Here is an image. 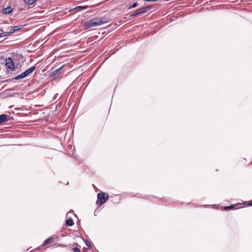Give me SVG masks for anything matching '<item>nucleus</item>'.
Masks as SVG:
<instances>
[{
  "mask_svg": "<svg viewBox=\"0 0 252 252\" xmlns=\"http://www.w3.org/2000/svg\"><path fill=\"white\" fill-rule=\"evenodd\" d=\"M3 34H4V32L0 33V37L4 36V35H3Z\"/></svg>",
  "mask_w": 252,
  "mask_h": 252,
  "instance_id": "aec40b11",
  "label": "nucleus"
},
{
  "mask_svg": "<svg viewBox=\"0 0 252 252\" xmlns=\"http://www.w3.org/2000/svg\"><path fill=\"white\" fill-rule=\"evenodd\" d=\"M5 65L8 69L10 70V71L14 70V64L10 58H8L5 59Z\"/></svg>",
  "mask_w": 252,
  "mask_h": 252,
  "instance_id": "20e7f679",
  "label": "nucleus"
},
{
  "mask_svg": "<svg viewBox=\"0 0 252 252\" xmlns=\"http://www.w3.org/2000/svg\"><path fill=\"white\" fill-rule=\"evenodd\" d=\"M64 65H62L61 67L58 68L57 69L55 70L54 71L52 72L53 74L55 75L57 73L59 72L63 67Z\"/></svg>",
  "mask_w": 252,
  "mask_h": 252,
  "instance_id": "4468645a",
  "label": "nucleus"
},
{
  "mask_svg": "<svg viewBox=\"0 0 252 252\" xmlns=\"http://www.w3.org/2000/svg\"><path fill=\"white\" fill-rule=\"evenodd\" d=\"M22 25L16 26L11 27V28L10 30L11 33V34L15 32L18 31L19 30L21 29L22 28Z\"/></svg>",
  "mask_w": 252,
  "mask_h": 252,
  "instance_id": "39448f33",
  "label": "nucleus"
},
{
  "mask_svg": "<svg viewBox=\"0 0 252 252\" xmlns=\"http://www.w3.org/2000/svg\"><path fill=\"white\" fill-rule=\"evenodd\" d=\"M236 206H238V204H237V205L234 204V205H231L229 206H226V207H224V210H228V209H233L235 208Z\"/></svg>",
  "mask_w": 252,
  "mask_h": 252,
  "instance_id": "f8f14e48",
  "label": "nucleus"
},
{
  "mask_svg": "<svg viewBox=\"0 0 252 252\" xmlns=\"http://www.w3.org/2000/svg\"><path fill=\"white\" fill-rule=\"evenodd\" d=\"M38 0H24V2L28 5H31L35 3Z\"/></svg>",
  "mask_w": 252,
  "mask_h": 252,
  "instance_id": "6e6552de",
  "label": "nucleus"
},
{
  "mask_svg": "<svg viewBox=\"0 0 252 252\" xmlns=\"http://www.w3.org/2000/svg\"><path fill=\"white\" fill-rule=\"evenodd\" d=\"M150 9V7L146 6L138 9L141 14L144 13L148 11Z\"/></svg>",
  "mask_w": 252,
  "mask_h": 252,
  "instance_id": "0eeeda50",
  "label": "nucleus"
},
{
  "mask_svg": "<svg viewBox=\"0 0 252 252\" xmlns=\"http://www.w3.org/2000/svg\"><path fill=\"white\" fill-rule=\"evenodd\" d=\"M36 68L35 66H32L31 67L28 69L26 70L25 71H24L23 73L19 75H17L14 77V79L15 80H19L20 79L24 78L27 76H28L29 75H30L31 73H32Z\"/></svg>",
  "mask_w": 252,
  "mask_h": 252,
  "instance_id": "7ed1b4c3",
  "label": "nucleus"
},
{
  "mask_svg": "<svg viewBox=\"0 0 252 252\" xmlns=\"http://www.w3.org/2000/svg\"><path fill=\"white\" fill-rule=\"evenodd\" d=\"M72 251L73 252H80V250L77 248H73Z\"/></svg>",
  "mask_w": 252,
  "mask_h": 252,
  "instance_id": "f3484780",
  "label": "nucleus"
},
{
  "mask_svg": "<svg viewBox=\"0 0 252 252\" xmlns=\"http://www.w3.org/2000/svg\"><path fill=\"white\" fill-rule=\"evenodd\" d=\"M97 197L96 204L99 206H101L106 201L109 196L107 193L100 192L97 194Z\"/></svg>",
  "mask_w": 252,
  "mask_h": 252,
  "instance_id": "f03ea898",
  "label": "nucleus"
},
{
  "mask_svg": "<svg viewBox=\"0 0 252 252\" xmlns=\"http://www.w3.org/2000/svg\"><path fill=\"white\" fill-rule=\"evenodd\" d=\"M66 224L68 226H72L74 224L73 220L71 218L66 220Z\"/></svg>",
  "mask_w": 252,
  "mask_h": 252,
  "instance_id": "9d476101",
  "label": "nucleus"
},
{
  "mask_svg": "<svg viewBox=\"0 0 252 252\" xmlns=\"http://www.w3.org/2000/svg\"><path fill=\"white\" fill-rule=\"evenodd\" d=\"M7 116L6 114L0 115V124L2 123L3 122H7Z\"/></svg>",
  "mask_w": 252,
  "mask_h": 252,
  "instance_id": "423d86ee",
  "label": "nucleus"
},
{
  "mask_svg": "<svg viewBox=\"0 0 252 252\" xmlns=\"http://www.w3.org/2000/svg\"><path fill=\"white\" fill-rule=\"evenodd\" d=\"M85 242V245L89 248H91L92 247V245L91 244V243L89 241V240H85L84 241Z\"/></svg>",
  "mask_w": 252,
  "mask_h": 252,
  "instance_id": "2eb2a0df",
  "label": "nucleus"
},
{
  "mask_svg": "<svg viewBox=\"0 0 252 252\" xmlns=\"http://www.w3.org/2000/svg\"><path fill=\"white\" fill-rule=\"evenodd\" d=\"M138 5L137 2H134L131 5L129 6L128 9H131L136 7Z\"/></svg>",
  "mask_w": 252,
  "mask_h": 252,
  "instance_id": "dca6fc26",
  "label": "nucleus"
},
{
  "mask_svg": "<svg viewBox=\"0 0 252 252\" xmlns=\"http://www.w3.org/2000/svg\"><path fill=\"white\" fill-rule=\"evenodd\" d=\"M87 7L86 6H84V7H82V6H77L75 8H81V9H85Z\"/></svg>",
  "mask_w": 252,
  "mask_h": 252,
  "instance_id": "6ab92c4d",
  "label": "nucleus"
},
{
  "mask_svg": "<svg viewBox=\"0 0 252 252\" xmlns=\"http://www.w3.org/2000/svg\"><path fill=\"white\" fill-rule=\"evenodd\" d=\"M69 213V212H68L67 214H66V216H68V214Z\"/></svg>",
  "mask_w": 252,
  "mask_h": 252,
  "instance_id": "4be33fe9",
  "label": "nucleus"
},
{
  "mask_svg": "<svg viewBox=\"0 0 252 252\" xmlns=\"http://www.w3.org/2000/svg\"><path fill=\"white\" fill-rule=\"evenodd\" d=\"M11 33L10 32V31H9V32H4V34H3V35L5 36H8V35H10Z\"/></svg>",
  "mask_w": 252,
  "mask_h": 252,
  "instance_id": "a211bd4d",
  "label": "nucleus"
},
{
  "mask_svg": "<svg viewBox=\"0 0 252 252\" xmlns=\"http://www.w3.org/2000/svg\"><path fill=\"white\" fill-rule=\"evenodd\" d=\"M107 22V21L105 19L102 18H95L87 22H84L83 23V26L85 29H89L94 27L102 25Z\"/></svg>",
  "mask_w": 252,
  "mask_h": 252,
  "instance_id": "f257e3e1",
  "label": "nucleus"
},
{
  "mask_svg": "<svg viewBox=\"0 0 252 252\" xmlns=\"http://www.w3.org/2000/svg\"><path fill=\"white\" fill-rule=\"evenodd\" d=\"M249 204L250 206H252V201L250 202Z\"/></svg>",
  "mask_w": 252,
  "mask_h": 252,
  "instance_id": "412c9836",
  "label": "nucleus"
},
{
  "mask_svg": "<svg viewBox=\"0 0 252 252\" xmlns=\"http://www.w3.org/2000/svg\"><path fill=\"white\" fill-rule=\"evenodd\" d=\"M52 238L49 237V238L47 239L46 240H45L42 244L43 246H45L49 243H51L52 241Z\"/></svg>",
  "mask_w": 252,
  "mask_h": 252,
  "instance_id": "9b49d317",
  "label": "nucleus"
},
{
  "mask_svg": "<svg viewBox=\"0 0 252 252\" xmlns=\"http://www.w3.org/2000/svg\"><path fill=\"white\" fill-rule=\"evenodd\" d=\"M12 11V8L11 7H7L3 9V12L5 14H9Z\"/></svg>",
  "mask_w": 252,
  "mask_h": 252,
  "instance_id": "1a4fd4ad",
  "label": "nucleus"
},
{
  "mask_svg": "<svg viewBox=\"0 0 252 252\" xmlns=\"http://www.w3.org/2000/svg\"><path fill=\"white\" fill-rule=\"evenodd\" d=\"M141 14V13H140V11H139V9H138L137 10V11H136V12H134V13H133L131 14L130 15V17H135V16H137V15H139V14Z\"/></svg>",
  "mask_w": 252,
  "mask_h": 252,
  "instance_id": "ddd939ff",
  "label": "nucleus"
}]
</instances>
